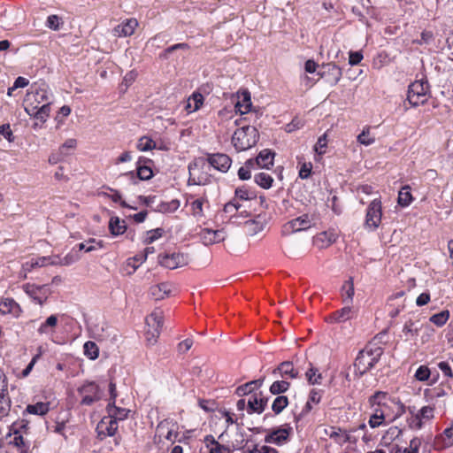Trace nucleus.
I'll return each mask as SVG.
<instances>
[{
  "mask_svg": "<svg viewBox=\"0 0 453 453\" xmlns=\"http://www.w3.org/2000/svg\"><path fill=\"white\" fill-rule=\"evenodd\" d=\"M372 411L383 414L388 421H394L405 413V405L397 398L392 397L388 392L376 391L368 398Z\"/></svg>",
  "mask_w": 453,
  "mask_h": 453,
  "instance_id": "obj_1",
  "label": "nucleus"
},
{
  "mask_svg": "<svg viewBox=\"0 0 453 453\" xmlns=\"http://www.w3.org/2000/svg\"><path fill=\"white\" fill-rule=\"evenodd\" d=\"M383 354L382 348L376 344H368L359 351L354 362L356 375L363 376L369 372L379 362Z\"/></svg>",
  "mask_w": 453,
  "mask_h": 453,
  "instance_id": "obj_2",
  "label": "nucleus"
},
{
  "mask_svg": "<svg viewBox=\"0 0 453 453\" xmlns=\"http://www.w3.org/2000/svg\"><path fill=\"white\" fill-rule=\"evenodd\" d=\"M259 134L256 127L243 126L234 131L232 135V144L237 151H244L255 146Z\"/></svg>",
  "mask_w": 453,
  "mask_h": 453,
  "instance_id": "obj_3",
  "label": "nucleus"
},
{
  "mask_svg": "<svg viewBox=\"0 0 453 453\" xmlns=\"http://www.w3.org/2000/svg\"><path fill=\"white\" fill-rule=\"evenodd\" d=\"M51 93L45 84L41 86L34 85L27 91L24 99V108L26 112L34 111L45 103H51Z\"/></svg>",
  "mask_w": 453,
  "mask_h": 453,
  "instance_id": "obj_4",
  "label": "nucleus"
},
{
  "mask_svg": "<svg viewBox=\"0 0 453 453\" xmlns=\"http://www.w3.org/2000/svg\"><path fill=\"white\" fill-rule=\"evenodd\" d=\"M430 97V86L426 80L421 79L409 85L407 100L409 104L417 107L426 104Z\"/></svg>",
  "mask_w": 453,
  "mask_h": 453,
  "instance_id": "obj_5",
  "label": "nucleus"
},
{
  "mask_svg": "<svg viewBox=\"0 0 453 453\" xmlns=\"http://www.w3.org/2000/svg\"><path fill=\"white\" fill-rule=\"evenodd\" d=\"M147 329L145 339L149 345H154L161 334L163 326V311L159 309L154 310L145 319Z\"/></svg>",
  "mask_w": 453,
  "mask_h": 453,
  "instance_id": "obj_6",
  "label": "nucleus"
},
{
  "mask_svg": "<svg viewBox=\"0 0 453 453\" xmlns=\"http://www.w3.org/2000/svg\"><path fill=\"white\" fill-rule=\"evenodd\" d=\"M382 218L381 201L373 199L366 209L365 227L369 231H375L380 225Z\"/></svg>",
  "mask_w": 453,
  "mask_h": 453,
  "instance_id": "obj_7",
  "label": "nucleus"
},
{
  "mask_svg": "<svg viewBox=\"0 0 453 453\" xmlns=\"http://www.w3.org/2000/svg\"><path fill=\"white\" fill-rule=\"evenodd\" d=\"M152 164L153 161L151 159L140 157L136 163V175L134 171L127 172L123 175L129 177L134 184L137 182V179L141 180H149L153 177V171L151 169Z\"/></svg>",
  "mask_w": 453,
  "mask_h": 453,
  "instance_id": "obj_8",
  "label": "nucleus"
},
{
  "mask_svg": "<svg viewBox=\"0 0 453 453\" xmlns=\"http://www.w3.org/2000/svg\"><path fill=\"white\" fill-rule=\"evenodd\" d=\"M434 417V408L431 405L424 406L408 419L410 428L419 430L423 424L433 419Z\"/></svg>",
  "mask_w": 453,
  "mask_h": 453,
  "instance_id": "obj_9",
  "label": "nucleus"
},
{
  "mask_svg": "<svg viewBox=\"0 0 453 453\" xmlns=\"http://www.w3.org/2000/svg\"><path fill=\"white\" fill-rule=\"evenodd\" d=\"M23 289L35 303L42 305L50 295V288L47 285L37 286L27 283L23 286Z\"/></svg>",
  "mask_w": 453,
  "mask_h": 453,
  "instance_id": "obj_10",
  "label": "nucleus"
},
{
  "mask_svg": "<svg viewBox=\"0 0 453 453\" xmlns=\"http://www.w3.org/2000/svg\"><path fill=\"white\" fill-rule=\"evenodd\" d=\"M159 264L168 269L173 270L188 265V257L183 253H172L158 256Z\"/></svg>",
  "mask_w": 453,
  "mask_h": 453,
  "instance_id": "obj_11",
  "label": "nucleus"
},
{
  "mask_svg": "<svg viewBox=\"0 0 453 453\" xmlns=\"http://www.w3.org/2000/svg\"><path fill=\"white\" fill-rule=\"evenodd\" d=\"M319 74L331 86H335L342 79V71L337 65L327 63L322 65Z\"/></svg>",
  "mask_w": 453,
  "mask_h": 453,
  "instance_id": "obj_12",
  "label": "nucleus"
},
{
  "mask_svg": "<svg viewBox=\"0 0 453 453\" xmlns=\"http://www.w3.org/2000/svg\"><path fill=\"white\" fill-rule=\"evenodd\" d=\"M81 396V403L91 405L100 399L98 386L95 382H87L78 389Z\"/></svg>",
  "mask_w": 453,
  "mask_h": 453,
  "instance_id": "obj_13",
  "label": "nucleus"
},
{
  "mask_svg": "<svg viewBox=\"0 0 453 453\" xmlns=\"http://www.w3.org/2000/svg\"><path fill=\"white\" fill-rule=\"evenodd\" d=\"M177 429V422L171 418H165L160 421L157 426V432L159 433L160 435H164L165 438L171 442H174L179 434Z\"/></svg>",
  "mask_w": 453,
  "mask_h": 453,
  "instance_id": "obj_14",
  "label": "nucleus"
},
{
  "mask_svg": "<svg viewBox=\"0 0 453 453\" xmlns=\"http://www.w3.org/2000/svg\"><path fill=\"white\" fill-rule=\"evenodd\" d=\"M207 162L221 173H226L232 165V159L224 153L207 154Z\"/></svg>",
  "mask_w": 453,
  "mask_h": 453,
  "instance_id": "obj_15",
  "label": "nucleus"
},
{
  "mask_svg": "<svg viewBox=\"0 0 453 453\" xmlns=\"http://www.w3.org/2000/svg\"><path fill=\"white\" fill-rule=\"evenodd\" d=\"M338 237V232L331 228L314 236L313 242L319 249H326L334 243Z\"/></svg>",
  "mask_w": 453,
  "mask_h": 453,
  "instance_id": "obj_16",
  "label": "nucleus"
},
{
  "mask_svg": "<svg viewBox=\"0 0 453 453\" xmlns=\"http://www.w3.org/2000/svg\"><path fill=\"white\" fill-rule=\"evenodd\" d=\"M434 449L442 450L453 446V422L434 438Z\"/></svg>",
  "mask_w": 453,
  "mask_h": 453,
  "instance_id": "obj_17",
  "label": "nucleus"
},
{
  "mask_svg": "<svg viewBox=\"0 0 453 453\" xmlns=\"http://www.w3.org/2000/svg\"><path fill=\"white\" fill-rule=\"evenodd\" d=\"M202 242L206 245H212L223 242L226 239L225 232L220 230H212L210 228H203L199 234Z\"/></svg>",
  "mask_w": 453,
  "mask_h": 453,
  "instance_id": "obj_18",
  "label": "nucleus"
},
{
  "mask_svg": "<svg viewBox=\"0 0 453 453\" xmlns=\"http://www.w3.org/2000/svg\"><path fill=\"white\" fill-rule=\"evenodd\" d=\"M268 398L263 397L262 394H254L250 396L247 403V411L249 414H261L267 405Z\"/></svg>",
  "mask_w": 453,
  "mask_h": 453,
  "instance_id": "obj_19",
  "label": "nucleus"
},
{
  "mask_svg": "<svg viewBox=\"0 0 453 453\" xmlns=\"http://www.w3.org/2000/svg\"><path fill=\"white\" fill-rule=\"evenodd\" d=\"M275 153L269 149H265L259 152L256 158H252V163L256 169H269L273 165Z\"/></svg>",
  "mask_w": 453,
  "mask_h": 453,
  "instance_id": "obj_20",
  "label": "nucleus"
},
{
  "mask_svg": "<svg viewBox=\"0 0 453 453\" xmlns=\"http://www.w3.org/2000/svg\"><path fill=\"white\" fill-rule=\"evenodd\" d=\"M96 429L99 435L112 436L118 430V421L108 414L101 419Z\"/></svg>",
  "mask_w": 453,
  "mask_h": 453,
  "instance_id": "obj_21",
  "label": "nucleus"
},
{
  "mask_svg": "<svg viewBox=\"0 0 453 453\" xmlns=\"http://www.w3.org/2000/svg\"><path fill=\"white\" fill-rule=\"evenodd\" d=\"M138 26V22L135 19H127L123 21L121 24L117 26L114 29V35L119 37H127L132 35L136 27Z\"/></svg>",
  "mask_w": 453,
  "mask_h": 453,
  "instance_id": "obj_22",
  "label": "nucleus"
},
{
  "mask_svg": "<svg viewBox=\"0 0 453 453\" xmlns=\"http://www.w3.org/2000/svg\"><path fill=\"white\" fill-rule=\"evenodd\" d=\"M290 428H277L265 435V441L267 443H274L281 445L288 441Z\"/></svg>",
  "mask_w": 453,
  "mask_h": 453,
  "instance_id": "obj_23",
  "label": "nucleus"
},
{
  "mask_svg": "<svg viewBox=\"0 0 453 453\" xmlns=\"http://www.w3.org/2000/svg\"><path fill=\"white\" fill-rule=\"evenodd\" d=\"M237 96L238 99L234 104L236 111L242 115L250 112L252 106L250 93L248 90H243L238 92Z\"/></svg>",
  "mask_w": 453,
  "mask_h": 453,
  "instance_id": "obj_24",
  "label": "nucleus"
},
{
  "mask_svg": "<svg viewBox=\"0 0 453 453\" xmlns=\"http://www.w3.org/2000/svg\"><path fill=\"white\" fill-rule=\"evenodd\" d=\"M322 393H323L322 390L317 389V388H312L310 391L308 400H307L305 405L303 406V408L300 413V416H302V417L306 416L313 409V405H317L320 403L321 398H322Z\"/></svg>",
  "mask_w": 453,
  "mask_h": 453,
  "instance_id": "obj_25",
  "label": "nucleus"
},
{
  "mask_svg": "<svg viewBox=\"0 0 453 453\" xmlns=\"http://www.w3.org/2000/svg\"><path fill=\"white\" fill-rule=\"evenodd\" d=\"M311 227V221L307 215H303L291 221L285 226V231L299 232Z\"/></svg>",
  "mask_w": 453,
  "mask_h": 453,
  "instance_id": "obj_26",
  "label": "nucleus"
},
{
  "mask_svg": "<svg viewBox=\"0 0 453 453\" xmlns=\"http://www.w3.org/2000/svg\"><path fill=\"white\" fill-rule=\"evenodd\" d=\"M355 315L356 311L349 304H347L341 310L333 312L330 319L334 322L342 323L351 319Z\"/></svg>",
  "mask_w": 453,
  "mask_h": 453,
  "instance_id": "obj_27",
  "label": "nucleus"
},
{
  "mask_svg": "<svg viewBox=\"0 0 453 453\" xmlns=\"http://www.w3.org/2000/svg\"><path fill=\"white\" fill-rule=\"evenodd\" d=\"M277 372H279L281 377L289 379H296L299 377V372L294 368L293 363L289 361L280 363L279 366L273 370V373L275 374Z\"/></svg>",
  "mask_w": 453,
  "mask_h": 453,
  "instance_id": "obj_28",
  "label": "nucleus"
},
{
  "mask_svg": "<svg viewBox=\"0 0 453 453\" xmlns=\"http://www.w3.org/2000/svg\"><path fill=\"white\" fill-rule=\"evenodd\" d=\"M58 316L50 315L47 318V319L41 324L37 332L39 334H45L52 336L56 332V326L58 325Z\"/></svg>",
  "mask_w": 453,
  "mask_h": 453,
  "instance_id": "obj_29",
  "label": "nucleus"
},
{
  "mask_svg": "<svg viewBox=\"0 0 453 453\" xmlns=\"http://www.w3.org/2000/svg\"><path fill=\"white\" fill-rule=\"evenodd\" d=\"M422 440L418 437H414L410 441L408 447L401 448L397 445L394 446L390 453H418L421 446Z\"/></svg>",
  "mask_w": 453,
  "mask_h": 453,
  "instance_id": "obj_30",
  "label": "nucleus"
},
{
  "mask_svg": "<svg viewBox=\"0 0 453 453\" xmlns=\"http://www.w3.org/2000/svg\"><path fill=\"white\" fill-rule=\"evenodd\" d=\"M354 294H355V289H354L353 279L349 278L348 280H346L343 283V285L342 286V288H341V296H342V302L345 304L352 303Z\"/></svg>",
  "mask_w": 453,
  "mask_h": 453,
  "instance_id": "obj_31",
  "label": "nucleus"
},
{
  "mask_svg": "<svg viewBox=\"0 0 453 453\" xmlns=\"http://www.w3.org/2000/svg\"><path fill=\"white\" fill-rule=\"evenodd\" d=\"M171 285L162 282L150 288V294L156 300H161L168 296L171 292Z\"/></svg>",
  "mask_w": 453,
  "mask_h": 453,
  "instance_id": "obj_32",
  "label": "nucleus"
},
{
  "mask_svg": "<svg viewBox=\"0 0 453 453\" xmlns=\"http://www.w3.org/2000/svg\"><path fill=\"white\" fill-rule=\"evenodd\" d=\"M50 411L49 402H37L35 404H28L26 407L25 411L28 414L44 416Z\"/></svg>",
  "mask_w": 453,
  "mask_h": 453,
  "instance_id": "obj_33",
  "label": "nucleus"
},
{
  "mask_svg": "<svg viewBox=\"0 0 453 453\" xmlns=\"http://www.w3.org/2000/svg\"><path fill=\"white\" fill-rule=\"evenodd\" d=\"M203 104V96L199 92H194L188 99L186 104V110L191 113L199 110Z\"/></svg>",
  "mask_w": 453,
  "mask_h": 453,
  "instance_id": "obj_34",
  "label": "nucleus"
},
{
  "mask_svg": "<svg viewBox=\"0 0 453 453\" xmlns=\"http://www.w3.org/2000/svg\"><path fill=\"white\" fill-rule=\"evenodd\" d=\"M340 427L331 426L328 429H325V434L334 439L337 443H345L349 441V434Z\"/></svg>",
  "mask_w": 453,
  "mask_h": 453,
  "instance_id": "obj_35",
  "label": "nucleus"
},
{
  "mask_svg": "<svg viewBox=\"0 0 453 453\" xmlns=\"http://www.w3.org/2000/svg\"><path fill=\"white\" fill-rule=\"evenodd\" d=\"M11 410V399L6 388L0 389V418L6 417Z\"/></svg>",
  "mask_w": 453,
  "mask_h": 453,
  "instance_id": "obj_36",
  "label": "nucleus"
},
{
  "mask_svg": "<svg viewBox=\"0 0 453 453\" xmlns=\"http://www.w3.org/2000/svg\"><path fill=\"white\" fill-rule=\"evenodd\" d=\"M115 402H111L107 406L108 414L117 421L124 420L127 418L129 410L115 406Z\"/></svg>",
  "mask_w": 453,
  "mask_h": 453,
  "instance_id": "obj_37",
  "label": "nucleus"
},
{
  "mask_svg": "<svg viewBox=\"0 0 453 453\" xmlns=\"http://www.w3.org/2000/svg\"><path fill=\"white\" fill-rule=\"evenodd\" d=\"M109 230L112 235H119L126 232L127 225L119 217H111L109 222Z\"/></svg>",
  "mask_w": 453,
  "mask_h": 453,
  "instance_id": "obj_38",
  "label": "nucleus"
},
{
  "mask_svg": "<svg viewBox=\"0 0 453 453\" xmlns=\"http://www.w3.org/2000/svg\"><path fill=\"white\" fill-rule=\"evenodd\" d=\"M50 104L45 103L34 111L27 112L29 116L34 117L42 122H45L50 112Z\"/></svg>",
  "mask_w": 453,
  "mask_h": 453,
  "instance_id": "obj_39",
  "label": "nucleus"
},
{
  "mask_svg": "<svg viewBox=\"0 0 453 453\" xmlns=\"http://www.w3.org/2000/svg\"><path fill=\"white\" fill-rule=\"evenodd\" d=\"M180 205V203L178 199H173L169 202L159 203L155 211L161 213H172L176 211Z\"/></svg>",
  "mask_w": 453,
  "mask_h": 453,
  "instance_id": "obj_40",
  "label": "nucleus"
},
{
  "mask_svg": "<svg viewBox=\"0 0 453 453\" xmlns=\"http://www.w3.org/2000/svg\"><path fill=\"white\" fill-rule=\"evenodd\" d=\"M254 181L263 188L268 189L273 186V178L267 173H258L254 176Z\"/></svg>",
  "mask_w": 453,
  "mask_h": 453,
  "instance_id": "obj_41",
  "label": "nucleus"
},
{
  "mask_svg": "<svg viewBox=\"0 0 453 453\" xmlns=\"http://www.w3.org/2000/svg\"><path fill=\"white\" fill-rule=\"evenodd\" d=\"M13 439L10 441L11 444L17 447L20 451L19 453H28V446L27 445L23 436L17 429L12 430Z\"/></svg>",
  "mask_w": 453,
  "mask_h": 453,
  "instance_id": "obj_42",
  "label": "nucleus"
},
{
  "mask_svg": "<svg viewBox=\"0 0 453 453\" xmlns=\"http://www.w3.org/2000/svg\"><path fill=\"white\" fill-rule=\"evenodd\" d=\"M205 201V198L201 197L190 202L191 213L196 219L203 217V203Z\"/></svg>",
  "mask_w": 453,
  "mask_h": 453,
  "instance_id": "obj_43",
  "label": "nucleus"
},
{
  "mask_svg": "<svg viewBox=\"0 0 453 453\" xmlns=\"http://www.w3.org/2000/svg\"><path fill=\"white\" fill-rule=\"evenodd\" d=\"M136 148L140 151H150L157 148V143L149 136H142L136 144Z\"/></svg>",
  "mask_w": 453,
  "mask_h": 453,
  "instance_id": "obj_44",
  "label": "nucleus"
},
{
  "mask_svg": "<svg viewBox=\"0 0 453 453\" xmlns=\"http://www.w3.org/2000/svg\"><path fill=\"white\" fill-rule=\"evenodd\" d=\"M257 170L252 163V158L248 159L244 165L241 166L238 170V177L242 180H246L250 179L251 177V171Z\"/></svg>",
  "mask_w": 453,
  "mask_h": 453,
  "instance_id": "obj_45",
  "label": "nucleus"
},
{
  "mask_svg": "<svg viewBox=\"0 0 453 453\" xmlns=\"http://www.w3.org/2000/svg\"><path fill=\"white\" fill-rule=\"evenodd\" d=\"M412 202V196L411 193V188L409 186H404L401 188L398 193V203L403 206H408Z\"/></svg>",
  "mask_w": 453,
  "mask_h": 453,
  "instance_id": "obj_46",
  "label": "nucleus"
},
{
  "mask_svg": "<svg viewBox=\"0 0 453 453\" xmlns=\"http://www.w3.org/2000/svg\"><path fill=\"white\" fill-rule=\"evenodd\" d=\"M309 365L310 368L305 372L308 382L311 385L321 384L322 374L319 372V370L315 368L311 363Z\"/></svg>",
  "mask_w": 453,
  "mask_h": 453,
  "instance_id": "obj_47",
  "label": "nucleus"
},
{
  "mask_svg": "<svg viewBox=\"0 0 453 453\" xmlns=\"http://www.w3.org/2000/svg\"><path fill=\"white\" fill-rule=\"evenodd\" d=\"M388 421V418L384 416L383 414H378L376 412L372 411V415L370 416L368 424L371 428H377L382 426H386Z\"/></svg>",
  "mask_w": 453,
  "mask_h": 453,
  "instance_id": "obj_48",
  "label": "nucleus"
},
{
  "mask_svg": "<svg viewBox=\"0 0 453 453\" xmlns=\"http://www.w3.org/2000/svg\"><path fill=\"white\" fill-rule=\"evenodd\" d=\"M78 251L84 250L85 252H91L94 250H97L103 247L101 242H96L95 239H89L85 242H81L77 246Z\"/></svg>",
  "mask_w": 453,
  "mask_h": 453,
  "instance_id": "obj_49",
  "label": "nucleus"
},
{
  "mask_svg": "<svg viewBox=\"0 0 453 453\" xmlns=\"http://www.w3.org/2000/svg\"><path fill=\"white\" fill-rule=\"evenodd\" d=\"M433 374V371L426 365H420L415 372L414 378L418 381L425 382L428 381L431 375Z\"/></svg>",
  "mask_w": 453,
  "mask_h": 453,
  "instance_id": "obj_50",
  "label": "nucleus"
},
{
  "mask_svg": "<svg viewBox=\"0 0 453 453\" xmlns=\"http://www.w3.org/2000/svg\"><path fill=\"white\" fill-rule=\"evenodd\" d=\"M84 355L91 360H95L98 357L99 349L97 345L91 341L85 342L84 346Z\"/></svg>",
  "mask_w": 453,
  "mask_h": 453,
  "instance_id": "obj_51",
  "label": "nucleus"
},
{
  "mask_svg": "<svg viewBox=\"0 0 453 453\" xmlns=\"http://www.w3.org/2000/svg\"><path fill=\"white\" fill-rule=\"evenodd\" d=\"M19 307L18 303L12 299L0 300V313L3 315L14 312V309Z\"/></svg>",
  "mask_w": 453,
  "mask_h": 453,
  "instance_id": "obj_52",
  "label": "nucleus"
},
{
  "mask_svg": "<svg viewBox=\"0 0 453 453\" xmlns=\"http://www.w3.org/2000/svg\"><path fill=\"white\" fill-rule=\"evenodd\" d=\"M234 196L242 201L252 200L256 197L255 192L245 186L237 188L234 191Z\"/></svg>",
  "mask_w": 453,
  "mask_h": 453,
  "instance_id": "obj_53",
  "label": "nucleus"
},
{
  "mask_svg": "<svg viewBox=\"0 0 453 453\" xmlns=\"http://www.w3.org/2000/svg\"><path fill=\"white\" fill-rule=\"evenodd\" d=\"M357 142L365 146H369L375 142V137L370 132V127H365L361 134L357 135Z\"/></svg>",
  "mask_w": 453,
  "mask_h": 453,
  "instance_id": "obj_54",
  "label": "nucleus"
},
{
  "mask_svg": "<svg viewBox=\"0 0 453 453\" xmlns=\"http://www.w3.org/2000/svg\"><path fill=\"white\" fill-rule=\"evenodd\" d=\"M288 404V399L285 395H278L272 404V410L275 414H280Z\"/></svg>",
  "mask_w": 453,
  "mask_h": 453,
  "instance_id": "obj_55",
  "label": "nucleus"
},
{
  "mask_svg": "<svg viewBox=\"0 0 453 453\" xmlns=\"http://www.w3.org/2000/svg\"><path fill=\"white\" fill-rule=\"evenodd\" d=\"M449 319V311L448 310L441 311L439 313L430 317V321L437 326H444Z\"/></svg>",
  "mask_w": 453,
  "mask_h": 453,
  "instance_id": "obj_56",
  "label": "nucleus"
},
{
  "mask_svg": "<svg viewBox=\"0 0 453 453\" xmlns=\"http://www.w3.org/2000/svg\"><path fill=\"white\" fill-rule=\"evenodd\" d=\"M290 387V383L286 380H276L270 387V392L273 395L285 393Z\"/></svg>",
  "mask_w": 453,
  "mask_h": 453,
  "instance_id": "obj_57",
  "label": "nucleus"
},
{
  "mask_svg": "<svg viewBox=\"0 0 453 453\" xmlns=\"http://www.w3.org/2000/svg\"><path fill=\"white\" fill-rule=\"evenodd\" d=\"M62 266H68L71 265L76 262H78L81 259V255L78 250H76V248H73L69 253H67L65 257H62Z\"/></svg>",
  "mask_w": 453,
  "mask_h": 453,
  "instance_id": "obj_58",
  "label": "nucleus"
},
{
  "mask_svg": "<svg viewBox=\"0 0 453 453\" xmlns=\"http://www.w3.org/2000/svg\"><path fill=\"white\" fill-rule=\"evenodd\" d=\"M297 160H298V164L301 165L300 169H299V173H298L299 177L302 180L308 179L311 174L312 164L311 162L301 163L299 157H297Z\"/></svg>",
  "mask_w": 453,
  "mask_h": 453,
  "instance_id": "obj_59",
  "label": "nucleus"
},
{
  "mask_svg": "<svg viewBox=\"0 0 453 453\" xmlns=\"http://www.w3.org/2000/svg\"><path fill=\"white\" fill-rule=\"evenodd\" d=\"M164 234V229L157 227L147 232V236L144 240L145 244H150L159 239Z\"/></svg>",
  "mask_w": 453,
  "mask_h": 453,
  "instance_id": "obj_60",
  "label": "nucleus"
},
{
  "mask_svg": "<svg viewBox=\"0 0 453 453\" xmlns=\"http://www.w3.org/2000/svg\"><path fill=\"white\" fill-rule=\"evenodd\" d=\"M194 344V341L191 338H187L177 345V351L179 354L187 353Z\"/></svg>",
  "mask_w": 453,
  "mask_h": 453,
  "instance_id": "obj_61",
  "label": "nucleus"
},
{
  "mask_svg": "<svg viewBox=\"0 0 453 453\" xmlns=\"http://www.w3.org/2000/svg\"><path fill=\"white\" fill-rule=\"evenodd\" d=\"M403 332L406 336H415L418 334V328L415 326L414 322L410 320L404 324Z\"/></svg>",
  "mask_w": 453,
  "mask_h": 453,
  "instance_id": "obj_62",
  "label": "nucleus"
},
{
  "mask_svg": "<svg viewBox=\"0 0 453 453\" xmlns=\"http://www.w3.org/2000/svg\"><path fill=\"white\" fill-rule=\"evenodd\" d=\"M46 26L53 30H58L60 27V18L58 15H50L46 20Z\"/></svg>",
  "mask_w": 453,
  "mask_h": 453,
  "instance_id": "obj_63",
  "label": "nucleus"
},
{
  "mask_svg": "<svg viewBox=\"0 0 453 453\" xmlns=\"http://www.w3.org/2000/svg\"><path fill=\"white\" fill-rule=\"evenodd\" d=\"M437 366L442 372L445 377L453 378V371L450 365L448 362L441 361L437 364Z\"/></svg>",
  "mask_w": 453,
  "mask_h": 453,
  "instance_id": "obj_64",
  "label": "nucleus"
}]
</instances>
